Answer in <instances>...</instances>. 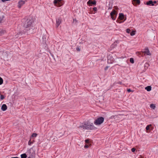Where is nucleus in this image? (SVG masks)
<instances>
[{
  "mask_svg": "<svg viewBox=\"0 0 158 158\" xmlns=\"http://www.w3.org/2000/svg\"><path fill=\"white\" fill-rule=\"evenodd\" d=\"M21 158H26L27 156L25 153L22 154L21 155Z\"/></svg>",
  "mask_w": 158,
  "mask_h": 158,
  "instance_id": "obj_16",
  "label": "nucleus"
},
{
  "mask_svg": "<svg viewBox=\"0 0 158 158\" xmlns=\"http://www.w3.org/2000/svg\"><path fill=\"white\" fill-rule=\"evenodd\" d=\"M53 3L54 5L57 7H60L64 4L63 0H54Z\"/></svg>",
  "mask_w": 158,
  "mask_h": 158,
  "instance_id": "obj_4",
  "label": "nucleus"
},
{
  "mask_svg": "<svg viewBox=\"0 0 158 158\" xmlns=\"http://www.w3.org/2000/svg\"><path fill=\"white\" fill-rule=\"evenodd\" d=\"M130 62L132 64L134 63V60L132 58H131L130 59Z\"/></svg>",
  "mask_w": 158,
  "mask_h": 158,
  "instance_id": "obj_24",
  "label": "nucleus"
},
{
  "mask_svg": "<svg viewBox=\"0 0 158 158\" xmlns=\"http://www.w3.org/2000/svg\"><path fill=\"white\" fill-rule=\"evenodd\" d=\"M108 66H106L105 67V70H106L108 69Z\"/></svg>",
  "mask_w": 158,
  "mask_h": 158,
  "instance_id": "obj_35",
  "label": "nucleus"
},
{
  "mask_svg": "<svg viewBox=\"0 0 158 158\" xmlns=\"http://www.w3.org/2000/svg\"><path fill=\"white\" fill-rule=\"evenodd\" d=\"M117 42H114L112 45H111V47L113 48H114L115 47V46L116 45Z\"/></svg>",
  "mask_w": 158,
  "mask_h": 158,
  "instance_id": "obj_21",
  "label": "nucleus"
},
{
  "mask_svg": "<svg viewBox=\"0 0 158 158\" xmlns=\"http://www.w3.org/2000/svg\"><path fill=\"white\" fill-rule=\"evenodd\" d=\"M4 98V96L2 95H1L0 96V98L2 100Z\"/></svg>",
  "mask_w": 158,
  "mask_h": 158,
  "instance_id": "obj_26",
  "label": "nucleus"
},
{
  "mask_svg": "<svg viewBox=\"0 0 158 158\" xmlns=\"http://www.w3.org/2000/svg\"><path fill=\"white\" fill-rule=\"evenodd\" d=\"M3 80L2 78L0 77V85H1L3 83Z\"/></svg>",
  "mask_w": 158,
  "mask_h": 158,
  "instance_id": "obj_22",
  "label": "nucleus"
},
{
  "mask_svg": "<svg viewBox=\"0 0 158 158\" xmlns=\"http://www.w3.org/2000/svg\"><path fill=\"white\" fill-rule=\"evenodd\" d=\"M87 4L88 5H89V6H91V4L95 5L96 4V2L95 0L92 1L91 0H89L87 2Z\"/></svg>",
  "mask_w": 158,
  "mask_h": 158,
  "instance_id": "obj_9",
  "label": "nucleus"
},
{
  "mask_svg": "<svg viewBox=\"0 0 158 158\" xmlns=\"http://www.w3.org/2000/svg\"><path fill=\"white\" fill-rule=\"evenodd\" d=\"M89 140L88 139H86L85 140V143L87 144L89 143Z\"/></svg>",
  "mask_w": 158,
  "mask_h": 158,
  "instance_id": "obj_30",
  "label": "nucleus"
},
{
  "mask_svg": "<svg viewBox=\"0 0 158 158\" xmlns=\"http://www.w3.org/2000/svg\"><path fill=\"white\" fill-rule=\"evenodd\" d=\"M61 23V19L60 18H59L56 20V27H58L59 25Z\"/></svg>",
  "mask_w": 158,
  "mask_h": 158,
  "instance_id": "obj_8",
  "label": "nucleus"
},
{
  "mask_svg": "<svg viewBox=\"0 0 158 158\" xmlns=\"http://www.w3.org/2000/svg\"><path fill=\"white\" fill-rule=\"evenodd\" d=\"M32 142H33V143L34 142V140H33L32 141Z\"/></svg>",
  "mask_w": 158,
  "mask_h": 158,
  "instance_id": "obj_43",
  "label": "nucleus"
},
{
  "mask_svg": "<svg viewBox=\"0 0 158 158\" xmlns=\"http://www.w3.org/2000/svg\"><path fill=\"white\" fill-rule=\"evenodd\" d=\"M107 62H108V63L110 64V63H112L111 62H110L109 61V59H108Z\"/></svg>",
  "mask_w": 158,
  "mask_h": 158,
  "instance_id": "obj_34",
  "label": "nucleus"
},
{
  "mask_svg": "<svg viewBox=\"0 0 158 158\" xmlns=\"http://www.w3.org/2000/svg\"><path fill=\"white\" fill-rule=\"evenodd\" d=\"M150 107L151 108L153 109H155L156 107L155 105V104H151L150 105Z\"/></svg>",
  "mask_w": 158,
  "mask_h": 158,
  "instance_id": "obj_17",
  "label": "nucleus"
},
{
  "mask_svg": "<svg viewBox=\"0 0 158 158\" xmlns=\"http://www.w3.org/2000/svg\"><path fill=\"white\" fill-rule=\"evenodd\" d=\"M135 31H133L131 32L130 33V35L131 36H133L135 34Z\"/></svg>",
  "mask_w": 158,
  "mask_h": 158,
  "instance_id": "obj_25",
  "label": "nucleus"
},
{
  "mask_svg": "<svg viewBox=\"0 0 158 158\" xmlns=\"http://www.w3.org/2000/svg\"><path fill=\"white\" fill-rule=\"evenodd\" d=\"M75 22H77V20L76 19H75H75H73V22L74 23Z\"/></svg>",
  "mask_w": 158,
  "mask_h": 158,
  "instance_id": "obj_38",
  "label": "nucleus"
},
{
  "mask_svg": "<svg viewBox=\"0 0 158 158\" xmlns=\"http://www.w3.org/2000/svg\"><path fill=\"white\" fill-rule=\"evenodd\" d=\"M35 20L34 18L31 17H28L24 24V27L30 28L32 27Z\"/></svg>",
  "mask_w": 158,
  "mask_h": 158,
  "instance_id": "obj_2",
  "label": "nucleus"
},
{
  "mask_svg": "<svg viewBox=\"0 0 158 158\" xmlns=\"http://www.w3.org/2000/svg\"><path fill=\"white\" fill-rule=\"evenodd\" d=\"M116 11L115 10H113L110 13V16L111 18L113 20H114L116 18Z\"/></svg>",
  "mask_w": 158,
  "mask_h": 158,
  "instance_id": "obj_5",
  "label": "nucleus"
},
{
  "mask_svg": "<svg viewBox=\"0 0 158 158\" xmlns=\"http://www.w3.org/2000/svg\"><path fill=\"white\" fill-rule=\"evenodd\" d=\"M78 128L81 129L92 130L95 128L93 123H91L88 121L86 122L82 123L78 127Z\"/></svg>",
  "mask_w": 158,
  "mask_h": 158,
  "instance_id": "obj_1",
  "label": "nucleus"
},
{
  "mask_svg": "<svg viewBox=\"0 0 158 158\" xmlns=\"http://www.w3.org/2000/svg\"><path fill=\"white\" fill-rule=\"evenodd\" d=\"M146 4L147 5L150 6H154V4H153V2L152 1L150 0L148 2H147Z\"/></svg>",
  "mask_w": 158,
  "mask_h": 158,
  "instance_id": "obj_11",
  "label": "nucleus"
},
{
  "mask_svg": "<svg viewBox=\"0 0 158 158\" xmlns=\"http://www.w3.org/2000/svg\"><path fill=\"white\" fill-rule=\"evenodd\" d=\"M135 148H133L131 149V151L132 152H134L135 151Z\"/></svg>",
  "mask_w": 158,
  "mask_h": 158,
  "instance_id": "obj_28",
  "label": "nucleus"
},
{
  "mask_svg": "<svg viewBox=\"0 0 158 158\" xmlns=\"http://www.w3.org/2000/svg\"><path fill=\"white\" fill-rule=\"evenodd\" d=\"M133 1L136 2L138 4H139L140 3V1L139 0H133Z\"/></svg>",
  "mask_w": 158,
  "mask_h": 158,
  "instance_id": "obj_20",
  "label": "nucleus"
},
{
  "mask_svg": "<svg viewBox=\"0 0 158 158\" xmlns=\"http://www.w3.org/2000/svg\"><path fill=\"white\" fill-rule=\"evenodd\" d=\"M33 143V142H32L31 140V139H30L28 142V144L29 145H31V144H32Z\"/></svg>",
  "mask_w": 158,
  "mask_h": 158,
  "instance_id": "obj_23",
  "label": "nucleus"
},
{
  "mask_svg": "<svg viewBox=\"0 0 158 158\" xmlns=\"http://www.w3.org/2000/svg\"><path fill=\"white\" fill-rule=\"evenodd\" d=\"M148 91H150L151 90L152 88L150 86H148L145 88Z\"/></svg>",
  "mask_w": 158,
  "mask_h": 158,
  "instance_id": "obj_13",
  "label": "nucleus"
},
{
  "mask_svg": "<svg viewBox=\"0 0 158 158\" xmlns=\"http://www.w3.org/2000/svg\"><path fill=\"white\" fill-rule=\"evenodd\" d=\"M76 50L77 51L79 52L80 51V49L79 47H77L76 48Z\"/></svg>",
  "mask_w": 158,
  "mask_h": 158,
  "instance_id": "obj_29",
  "label": "nucleus"
},
{
  "mask_svg": "<svg viewBox=\"0 0 158 158\" xmlns=\"http://www.w3.org/2000/svg\"><path fill=\"white\" fill-rule=\"evenodd\" d=\"M89 147V146L87 144H85L84 146L85 148H88Z\"/></svg>",
  "mask_w": 158,
  "mask_h": 158,
  "instance_id": "obj_32",
  "label": "nucleus"
},
{
  "mask_svg": "<svg viewBox=\"0 0 158 158\" xmlns=\"http://www.w3.org/2000/svg\"><path fill=\"white\" fill-rule=\"evenodd\" d=\"M1 109L3 111H5L7 109L6 105L5 104H3L2 106Z\"/></svg>",
  "mask_w": 158,
  "mask_h": 158,
  "instance_id": "obj_10",
  "label": "nucleus"
},
{
  "mask_svg": "<svg viewBox=\"0 0 158 158\" xmlns=\"http://www.w3.org/2000/svg\"><path fill=\"white\" fill-rule=\"evenodd\" d=\"M37 135V134L36 133H33L32 134L31 137V138L36 137Z\"/></svg>",
  "mask_w": 158,
  "mask_h": 158,
  "instance_id": "obj_18",
  "label": "nucleus"
},
{
  "mask_svg": "<svg viewBox=\"0 0 158 158\" xmlns=\"http://www.w3.org/2000/svg\"><path fill=\"white\" fill-rule=\"evenodd\" d=\"M50 133L51 134V135H52V134H53V132H52V131L51 132L49 133L48 135H49Z\"/></svg>",
  "mask_w": 158,
  "mask_h": 158,
  "instance_id": "obj_40",
  "label": "nucleus"
},
{
  "mask_svg": "<svg viewBox=\"0 0 158 158\" xmlns=\"http://www.w3.org/2000/svg\"><path fill=\"white\" fill-rule=\"evenodd\" d=\"M144 51H142L143 53L146 54L150 56L151 55V53L149 51L148 48L147 47L144 49Z\"/></svg>",
  "mask_w": 158,
  "mask_h": 158,
  "instance_id": "obj_7",
  "label": "nucleus"
},
{
  "mask_svg": "<svg viewBox=\"0 0 158 158\" xmlns=\"http://www.w3.org/2000/svg\"><path fill=\"white\" fill-rule=\"evenodd\" d=\"M151 126H152V125L151 124H149V125H147V127H146V130L147 131H148V130H149V129L150 128V127H151Z\"/></svg>",
  "mask_w": 158,
  "mask_h": 158,
  "instance_id": "obj_19",
  "label": "nucleus"
},
{
  "mask_svg": "<svg viewBox=\"0 0 158 158\" xmlns=\"http://www.w3.org/2000/svg\"><path fill=\"white\" fill-rule=\"evenodd\" d=\"M118 84H120V85H122V82H119L118 83Z\"/></svg>",
  "mask_w": 158,
  "mask_h": 158,
  "instance_id": "obj_39",
  "label": "nucleus"
},
{
  "mask_svg": "<svg viewBox=\"0 0 158 158\" xmlns=\"http://www.w3.org/2000/svg\"><path fill=\"white\" fill-rule=\"evenodd\" d=\"M51 136H52V135H51L50 136V137H51Z\"/></svg>",
  "mask_w": 158,
  "mask_h": 158,
  "instance_id": "obj_44",
  "label": "nucleus"
},
{
  "mask_svg": "<svg viewBox=\"0 0 158 158\" xmlns=\"http://www.w3.org/2000/svg\"><path fill=\"white\" fill-rule=\"evenodd\" d=\"M131 30L129 29H127L126 30V32L127 33H130V32Z\"/></svg>",
  "mask_w": 158,
  "mask_h": 158,
  "instance_id": "obj_27",
  "label": "nucleus"
},
{
  "mask_svg": "<svg viewBox=\"0 0 158 158\" xmlns=\"http://www.w3.org/2000/svg\"><path fill=\"white\" fill-rule=\"evenodd\" d=\"M6 31L5 30H0V35H2L6 33Z\"/></svg>",
  "mask_w": 158,
  "mask_h": 158,
  "instance_id": "obj_15",
  "label": "nucleus"
},
{
  "mask_svg": "<svg viewBox=\"0 0 158 158\" xmlns=\"http://www.w3.org/2000/svg\"><path fill=\"white\" fill-rule=\"evenodd\" d=\"M104 118L102 117H100L95 120L94 124L96 125L101 124L104 121Z\"/></svg>",
  "mask_w": 158,
  "mask_h": 158,
  "instance_id": "obj_3",
  "label": "nucleus"
},
{
  "mask_svg": "<svg viewBox=\"0 0 158 158\" xmlns=\"http://www.w3.org/2000/svg\"><path fill=\"white\" fill-rule=\"evenodd\" d=\"M11 158H19L17 157H11Z\"/></svg>",
  "mask_w": 158,
  "mask_h": 158,
  "instance_id": "obj_41",
  "label": "nucleus"
},
{
  "mask_svg": "<svg viewBox=\"0 0 158 158\" xmlns=\"http://www.w3.org/2000/svg\"><path fill=\"white\" fill-rule=\"evenodd\" d=\"M153 2V4H156V1H154V2Z\"/></svg>",
  "mask_w": 158,
  "mask_h": 158,
  "instance_id": "obj_36",
  "label": "nucleus"
},
{
  "mask_svg": "<svg viewBox=\"0 0 158 158\" xmlns=\"http://www.w3.org/2000/svg\"><path fill=\"white\" fill-rule=\"evenodd\" d=\"M124 17L123 13H120L119 14V19L121 20H123L124 19Z\"/></svg>",
  "mask_w": 158,
  "mask_h": 158,
  "instance_id": "obj_12",
  "label": "nucleus"
},
{
  "mask_svg": "<svg viewBox=\"0 0 158 158\" xmlns=\"http://www.w3.org/2000/svg\"><path fill=\"white\" fill-rule=\"evenodd\" d=\"M25 1L23 0H20L19 1L18 3V7L19 8H20L25 3Z\"/></svg>",
  "mask_w": 158,
  "mask_h": 158,
  "instance_id": "obj_6",
  "label": "nucleus"
},
{
  "mask_svg": "<svg viewBox=\"0 0 158 158\" xmlns=\"http://www.w3.org/2000/svg\"><path fill=\"white\" fill-rule=\"evenodd\" d=\"M93 10L94 11H96L97 10V8L95 7H94L93 8Z\"/></svg>",
  "mask_w": 158,
  "mask_h": 158,
  "instance_id": "obj_31",
  "label": "nucleus"
},
{
  "mask_svg": "<svg viewBox=\"0 0 158 158\" xmlns=\"http://www.w3.org/2000/svg\"><path fill=\"white\" fill-rule=\"evenodd\" d=\"M2 21V18H0V23H1Z\"/></svg>",
  "mask_w": 158,
  "mask_h": 158,
  "instance_id": "obj_37",
  "label": "nucleus"
},
{
  "mask_svg": "<svg viewBox=\"0 0 158 158\" xmlns=\"http://www.w3.org/2000/svg\"><path fill=\"white\" fill-rule=\"evenodd\" d=\"M117 22H118V23H121V22H119V21H118V20H117Z\"/></svg>",
  "mask_w": 158,
  "mask_h": 158,
  "instance_id": "obj_42",
  "label": "nucleus"
},
{
  "mask_svg": "<svg viewBox=\"0 0 158 158\" xmlns=\"http://www.w3.org/2000/svg\"><path fill=\"white\" fill-rule=\"evenodd\" d=\"M127 91L128 92H130L131 91V90L130 89H127Z\"/></svg>",
  "mask_w": 158,
  "mask_h": 158,
  "instance_id": "obj_33",
  "label": "nucleus"
},
{
  "mask_svg": "<svg viewBox=\"0 0 158 158\" xmlns=\"http://www.w3.org/2000/svg\"><path fill=\"white\" fill-rule=\"evenodd\" d=\"M136 54L137 56H143V53L142 52H136Z\"/></svg>",
  "mask_w": 158,
  "mask_h": 158,
  "instance_id": "obj_14",
  "label": "nucleus"
}]
</instances>
